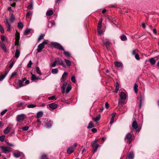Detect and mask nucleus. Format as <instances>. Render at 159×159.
I'll return each instance as SVG.
<instances>
[{
  "mask_svg": "<svg viewBox=\"0 0 159 159\" xmlns=\"http://www.w3.org/2000/svg\"><path fill=\"white\" fill-rule=\"evenodd\" d=\"M61 88L62 89V94L64 93L65 91H66V93L67 94L71 90V87L70 84H67V83L64 82Z\"/></svg>",
  "mask_w": 159,
  "mask_h": 159,
  "instance_id": "1",
  "label": "nucleus"
},
{
  "mask_svg": "<svg viewBox=\"0 0 159 159\" xmlns=\"http://www.w3.org/2000/svg\"><path fill=\"white\" fill-rule=\"evenodd\" d=\"M98 140V139H95L93 142L91 143V145L93 148V153L96 152L98 148L100 147V145L97 143V142Z\"/></svg>",
  "mask_w": 159,
  "mask_h": 159,
  "instance_id": "2",
  "label": "nucleus"
},
{
  "mask_svg": "<svg viewBox=\"0 0 159 159\" xmlns=\"http://www.w3.org/2000/svg\"><path fill=\"white\" fill-rule=\"evenodd\" d=\"M119 96L120 99L119 100V102L122 104H124V102L123 100L126 99L127 98L126 94L124 92H121L120 93Z\"/></svg>",
  "mask_w": 159,
  "mask_h": 159,
  "instance_id": "3",
  "label": "nucleus"
},
{
  "mask_svg": "<svg viewBox=\"0 0 159 159\" xmlns=\"http://www.w3.org/2000/svg\"><path fill=\"white\" fill-rule=\"evenodd\" d=\"M47 43V42L44 41L40 44L38 46L37 50L38 52H40L42 51V49L44 47V45Z\"/></svg>",
  "mask_w": 159,
  "mask_h": 159,
  "instance_id": "4",
  "label": "nucleus"
},
{
  "mask_svg": "<svg viewBox=\"0 0 159 159\" xmlns=\"http://www.w3.org/2000/svg\"><path fill=\"white\" fill-rule=\"evenodd\" d=\"M55 60L57 63V65L62 66L64 68L66 67V66L64 63L63 61L61 59L56 58Z\"/></svg>",
  "mask_w": 159,
  "mask_h": 159,
  "instance_id": "5",
  "label": "nucleus"
},
{
  "mask_svg": "<svg viewBox=\"0 0 159 159\" xmlns=\"http://www.w3.org/2000/svg\"><path fill=\"white\" fill-rule=\"evenodd\" d=\"M132 135L130 133H128L125 137V140L127 141V143L129 144L132 140Z\"/></svg>",
  "mask_w": 159,
  "mask_h": 159,
  "instance_id": "6",
  "label": "nucleus"
},
{
  "mask_svg": "<svg viewBox=\"0 0 159 159\" xmlns=\"http://www.w3.org/2000/svg\"><path fill=\"white\" fill-rule=\"evenodd\" d=\"M52 44L55 48L59 49L60 50H61L63 51H65L63 47L59 43L55 42L52 43Z\"/></svg>",
  "mask_w": 159,
  "mask_h": 159,
  "instance_id": "7",
  "label": "nucleus"
},
{
  "mask_svg": "<svg viewBox=\"0 0 159 159\" xmlns=\"http://www.w3.org/2000/svg\"><path fill=\"white\" fill-rule=\"evenodd\" d=\"M0 148L2 150V152L6 154L11 151V148L9 147H6L4 146H1Z\"/></svg>",
  "mask_w": 159,
  "mask_h": 159,
  "instance_id": "8",
  "label": "nucleus"
},
{
  "mask_svg": "<svg viewBox=\"0 0 159 159\" xmlns=\"http://www.w3.org/2000/svg\"><path fill=\"white\" fill-rule=\"evenodd\" d=\"M132 127L134 129L136 130V132L139 131L140 130V129L138 127V125L136 120H134L133 122Z\"/></svg>",
  "mask_w": 159,
  "mask_h": 159,
  "instance_id": "9",
  "label": "nucleus"
},
{
  "mask_svg": "<svg viewBox=\"0 0 159 159\" xmlns=\"http://www.w3.org/2000/svg\"><path fill=\"white\" fill-rule=\"evenodd\" d=\"M25 115L24 114L18 115L16 116V120L17 121H23L25 118Z\"/></svg>",
  "mask_w": 159,
  "mask_h": 159,
  "instance_id": "10",
  "label": "nucleus"
},
{
  "mask_svg": "<svg viewBox=\"0 0 159 159\" xmlns=\"http://www.w3.org/2000/svg\"><path fill=\"white\" fill-rule=\"evenodd\" d=\"M22 153V152H21L18 150L15 151L13 153V156L16 158H17L19 157L21 155Z\"/></svg>",
  "mask_w": 159,
  "mask_h": 159,
  "instance_id": "11",
  "label": "nucleus"
},
{
  "mask_svg": "<svg viewBox=\"0 0 159 159\" xmlns=\"http://www.w3.org/2000/svg\"><path fill=\"white\" fill-rule=\"evenodd\" d=\"M68 74V73L67 72L64 73L60 80L61 82L65 81L66 80Z\"/></svg>",
  "mask_w": 159,
  "mask_h": 159,
  "instance_id": "12",
  "label": "nucleus"
},
{
  "mask_svg": "<svg viewBox=\"0 0 159 159\" xmlns=\"http://www.w3.org/2000/svg\"><path fill=\"white\" fill-rule=\"evenodd\" d=\"M0 47L5 52H7L6 47L5 44L2 42L0 41Z\"/></svg>",
  "mask_w": 159,
  "mask_h": 159,
  "instance_id": "13",
  "label": "nucleus"
},
{
  "mask_svg": "<svg viewBox=\"0 0 159 159\" xmlns=\"http://www.w3.org/2000/svg\"><path fill=\"white\" fill-rule=\"evenodd\" d=\"M45 125L48 128H50L52 125V122L50 120H47L46 122H45Z\"/></svg>",
  "mask_w": 159,
  "mask_h": 159,
  "instance_id": "14",
  "label": "nucleus"
},
{
  "mask_svg": "<svg viewBox=\"0 0 159 159\" xmlns=\"http://www.w3.org/2000/svg\"><path fill=\"white\" fill-rule=\"evenodd\" d=\"M49 107L53 109H56L57 107V105L55 103H51L49 105Z\"/></svg>",
  "mask_w": 159,
  "mask_h": 159,
  "instance_id": "15",
  "label": "nucleus"
},
{
  "mask_svg": "<svg viewBox=\"0 0 159 159\" xmlns=\"http://www.w3.org/2000/svg\"><path fill=\"white\" fill-rule=\"evenodd\" d=\"M74 151V148L73 147H70L67 150V152L68 154H70L72 153Z\"/></svg>",
  "mask_w": 159,
  "mask_h": 159,
  "instance_id": "16",
  "label": "nucleus"
},
{
  "mask_svg": "<svg viewBox=\"0 0 159 159\" xmlns=\"http://www.w3.org/2000/svg\"><path fill=\"white\" fill-rule=\"evenodd\" d=\"M103 43L104 45L106 46L107 48H108L110 44H111V43L109 42V40L107 39L106 40V41H103Z\"/></svg>",
  "mask_w": 159,
  "mask_h": 159,
  "instance_id": "17",
  "label": "nucleus"
},
{
  "mask_svg": "<svg viewBox=\"0 0 159 159\" xmlns=\"http://www.w3.org/2000/svg\"><path fill=\"white\" fill-rule=\"evenodd\" d=\"M11 129V127L9 126L7 127L4 130L3 132L5 134H6L9 133Z\"/></svg>",
  "mask_w": 159,
  "mask_h": 159,
  "instance_id": "18",
  "label": "nucleus"
},
{
  "mask_svg": "<svg viewBox=\"0 0 159 159\" xmlns=\"http://www.w3.org/2000/svg\"><path fill=\"white\" fill-rule=\"evenodd\" d=\"M134 157V155L133 153L130 152L127 156V158L128 159H133Z\"/></svg>",
  "mask_w": 159,
  "mask_h": 159,
  "instance_id": "19",
  "label": "nucleus"
},
{
  "mask_svg": "<svg viewBox=\"0 0 159 159\" xmlns=\"http://www.w3.org/2000/svg\"><path fill=\"white\" fill-rule=\"evenodd\" d=\"M20 54V52L19 50L16 49V50L15 52V57L16 58H17L19 57Z\"/></svg>",
  "mask_w": 159,
  "mask_h": 159,
  "instance_id": "20",
  "label": "nucleus"
},
{
  "mask_svg": "<svg viewBox=\"0 0 159 159\" xmlns=\"http://www.w3.org/2000/svg\"><path fill=\"white\" fill-rule=\"evenodd\" d=\"M43 115V112L42 111H40L38 112L37 113V117L39 118L41 117Z\"/></svg>",
  "mask_w": 159,
  "mask_h": 159,
  "instance_id": "21",
  "label": "nucleus"
},
{
  "mask_svg": "<svg viewBox=\"0 0 159 159\" xmlns=\"http://www.w3.org/2000/svg\"><path fill=\"white\" fill-rule=\"evenodd\" d=\"M114 64L116 66L118 67H121L123 66L122 63L120 62H116L114 63Z\"/></svg>",
  "mask_w": 159,
  "mask_h": 159,
  "instance_id": "22",
  "label": "nucleus"
},
{
  "mask_svg": "<svg viewBox=\"0 0 159 159\" xmlns=\"http://www.w3.org/2000/svg\"><path fill=\"white\" fill-rule=\"evenodd\" d=\"M53 11L52 10H49L46 13V15L48 16H49L52 15L53 14Z\"/></svg>",
  "mask_w": 159,
  "mask_h": 159,
  "instance_id": "23",
  "label": "nucleus"
},
{
  "mask_svg": "<svg viewBox=\"0 0 159 159\" xmlns=\"http://www.w3.org/2000/svg\"><path fill=\"white\" fill-rule=\"evenodd\" d=\"M101 118V115L100 114L96 116L95 118L93 119V120L95 122H97L99 121Z\"/></svg>",
  "mask_w": 159,
  "mask_h": 159,
  "instance_id": "24",
  "label": "nucleus"
},
{
  "mask_svg": "<svg viewBox=\"0 0 159 159\" xmlns=\"http://www.w3.org/2000/svg\"><path fill=\"white\" fill-rule=\"evenodd\" d=\"M20 39V34L17 32H16L15 34V40L19 41Z\"/></svg>",
  "mask_w": 159,
  "mask_h": 159,
  "instance_id": "25",
  "label": "nucleus"
},
{
  "mask_svg": "<svg viewBox=\"0 0 159 159\" xmlns=\"http://www.w3.org/2000/svg\"><path fill=\"white\" fill-rule=\"evenodd\" d=\"M64 61L66 63V65L68 67H69L71 65V61L70 60L66 59H65L64 60Z\"/></svg>",
  "mask_w": 159,
  "mask_h": 159,
  "instance_id": "26",
  "label": "nucleus"
},
{
  "mask_svg": "<svg viewBox=\"0 0 159 159\" xmlns=\"http://www.w3.org/2000/svg\"><path fill=\"white\" fill-rule=\"evenodd\" d=\"M119 89V84L118 82H117L116 83V89L115 92L116 93H117Z\"/></svg>",
  "mask_w": 159,
  "mask_h": 159,
  "instance_id": "27",
  "label": "nucleus"
},
{
  "mask_svg": "<svg viewBox=\"0 0 159 159\" xmlns=\"http://www.w3.org/2000/svg\"><path fill=\"white\" fill-rule=\"evenodd\" d=\"M149 62L152 65H153L156 63L155 60H154V58H152L149 59Z\"/></svg>",
  "mask_w": 159,
  "mask_h": 159,
  "instance_id": "28",
  "label": "nucleus"
},
{
  "mask_svg": "<svg viewBox=\"0 0 159 159\" xmlns=\"http://www.w3.org/2000/svg\"><path fill=\"white\" fill-rule=\"evenodd\" d=\"M18 84L19 87L20 88L25 85L21 81H20V80H18Z\"/></svg>",
  "mask_w": 159,
  "mask_h": 159,
  "instance_id": "29",
  "label": "nucleus"
},
{
  "mask_svg": "<svg viewBox=\"0 0 159 159\" xmlns=\"http://www.w3.org/2000/svg\"><path fill=\"white\" fill-rule=\"evenodd\" d=\"M58 70L57 68L53 69L52 70L51 72L53 74H56L58 72Z\"/></svg>",
  "mask_w": 159,
  "mask_h": 159,
  "instance_id": "30",
  "label": "nucleus"
},
{
  "mask_svg": "<svg viewBox=\"0 0 159 159\" xmlns=\"http://www.w3.org/2000/svg\"><path fill=\"white\" fill-rule=\"evenodd\" d=\"M120 39H121L123 41H125L127 40V37L124 34H123L121 36Z\"/></svg>",
  "mask_w": 159,
  "mask_h": 159,
  "instance_id": "31",
  "label": "nucleus"
},
{
  "mask_svg": "<svg viewBox=\"0 0 159 159\" xmlns=\"http://www.w3.org/2000/svg\"><path fill=\"white\" fill-rule=\"evenodd\" d=\"M138 85L137 84H135L134 86V89L135 93L138 92Z\"/></svg>",
  "mask_w": 159,
  "mask_h": 159,
  "instance_id": "32",
  "label": "nucleus"
},
{
  "mask_svg": "<svg viewBox=\"0 0 159 159\" xmlns=\"http://www.w3.org/2000/svg\"><path fill=\"white\" fill-rule=\"evenodd\" d=\"M19 29H22L23 27V25L21 22H19L17 25Z\"/></svg>",
  "mask_w": 159,
  "mask_h": 159,
  "instance_id": "33",
  "label": "nucleus"
},
{
  "mask_svg": "<svg viewBox=\"0 0 159 159\" xmlns=\"http://www.w3.org/2000/svg\"><path fill=\"white\" fill-rule=\"evenodd\" d=\"M41 159H48L47 155L45 154H43L41 157Z\"/></svg>",
  "mask_w": 159,
  "mask_h": 159,
  "instance_id": "34",
  "label": "nucleus"
},
{
  "mask_svg": "<svg viewBox=\"0 0 159 159\" xmlns=\"http://www.w3.org/2000/svg\"><path fill=\"white\" fill-rule=\"evenodd\" d=\"M64 55L67 57H69L70 56V53L67 51H65L64 52Z\"/></svg>",
  "mask_w": 159,
  "mask_h": 159,
  "instance_id": "35",
  "label": "nucleus"
},
{
  "mask_svg": "<svg viewBox=\"0 0 159 159\" xmlns=\"http://www.w3.org/2000/svg\"><path fill=\"white\" fill-rule=\"evenodd\" d=\"M36 107V105L35 104H29L27 105V107L28 108H33Z\"/></svg>",
  "mask_w": 159,
  "mask_h": 159,
  "instance_id": "36",
  "label": "nucleus"
},
{
  "mask_svg": "<svg viewBox=\"0 0 159 159\" xmlns=\"http://www.w3.org/2000/svg\"><path fill=\"white\" fill-rule=\"evenodd\" d=\"M102 20L100 19L99 20L98 24V28H101V27L102 26Z\"/></svg>",
  "mask_w": 159,
  "mask_h": 159,
  "instance_id": "37",
  "label": "nucleus"
},
{
  "mask_svg": "<svg viewBox=\"0 0 159 159\" xmlns=\"http://www.w3.org/2000/svg\"><path fill=\"white\" fill-rule=\"evenodd\" d=\"M44 35L43 34H41L39 36V37L38 39V42H39L40 40H41L42 39H43Z\"/></svg>",
  "mask_w": 159,
  "mask_h": 159,
  "instance_id": "38",
  "label": "nucleus"
},
{
  "mask_svg": "<svg viewBox=\"0 0 159 159\" xmlns=\"http://www.w3.org/2000/svg\"><path fill=\"white\" fill-rule=\"evenodd\" d=\"M31 74L32 75L31 77V80L33 81L34 80H36V76L35 75L33 74L32 73H31Z\"/></svg>",
  "mask_w": 159,
  "mask_h": 159,
  "instance_id": "39",
  "label": "nucleus"
},
{
  "mask_svg": "<svg viewBox=\"0 0 159 159\" xmlns=\"http://www.w3.org/2000/svg\"><path fill=\"white\" fill-rule=\"evenodd\" d=\"M1 39L2 42L5 41V40H7V39L6 37L3 35H2L1 36Z\"/></svg>",
  "mask_w": 159,
  "mask_h": 159,
  "instance_id": "40",
  "label": "nucleus"
},
{
  "mask_svg": "<svg viewBox=\"0 0 159 159\" xmlns=\"http://www.w3.org/2000/svg\"><path fill=\"white\" fill-rule=\"evenodd\" d=\"M0 31L2 34H4V30L3 27L0 24Z\"/></svg>",
  "mask_w": 159,
  "mask_h": 159,
  "instance_id": "41",
  "label": "nucleus"
},
{
  "mask_svg": "<svg viewBox=\"0 0 159 159\" xmlns=\"http://www.w3.org/2000/svg\"><path fill=\"white\" fill-rule=\"evenodd\" d=\"M36 70L37 73L39 75L41 74V72L40 70V69L39 67H37L36 68Z\"/></svg>",
  "mask_w": 159,
  "mask_h": 159,
  "instance_id": "42",
  "label": "nucleus"
},
{
  "mask_svg": "<svg viewBox=\"0 0 159 159\" xmlns=\"http://www.w3.org/2000/svg\"><path fill=\"white\" fill-rule=\"evenodd\" d=\"M5 137V136L3 135H2L0 137V140L1 142H3L4 141Z\"/></svg>",
  "mask_w": 159,
  "mask_h": 159,
  "instance_id": "43",
  "label": "nucleus"
},
{
  "mask_svg": "<svg viewBox=\"0 0 159 159\" xmlns=\"http://www.w3.org/2000/svg\"><path fill=\"white\" fill-rule=\"evenodd\" d=\"M94 127L93 125V124L91 122H89L88 126L87 127L88 128V129H91Z\"/></svg>",
  "mask_w": 159,
  "mask_h": 159,
  "instance_id": "44",
  "label": "nucleus"
},
{
  "mask_svg": "<svg viewBox=\"0 0 159 159\" xmlns=\"http://www.w3.org/2000/svg\"><path fill=\"white\" fill-rule=\"evenodd\" d=\"M138 51L136 49L134 50L133 51L132 54L133 55H135L138 53Z\"/></svg>",
  "mask_w": 159,
  "mask_h": 159,
  "instance_id": "45",
  "label": "nucleus"
},
{
  "mask_svg": "<svg viewBox=\"0 0 159 159\" xmlns=\"http://www.w3.org/2000/svg\"><path fill=\"white\" fill-rule=\"evenodd\" d=\"M71 80L72 82H73V83H75V77L74 75H73L72 76V77L71 78Z\"/></svg>",
  "mask_w": 159,
  "mask_h": 159,
  "instance_id": "46",
  "label": "nucleus"
},
{
  "mask_svg": "<svg viewBox=\"0 0 159 159\" xmlns=\"http://www.w3.org/2000/svg\"><path fill=\"white\" fill-rule=\"evenodd\" d=\"M32 62L31 60H30L28 64H27V66L28 68H30L32 65Z\"/></svg>",
  "mask_w": 159,
  "mask_h": 159,
  "instance_id": "47",
  "label": "nucleus"
},
{
  "mask_svg": "<svg viewBox=\"0 0 159 159\" xmlns=\"http://www.w3.org/2000/svg\"><path fill=\"white\" fill-rule=\"evenodd\" d=\"M30 32V30L29 29H26L25 30L24 34L25 35H28Z\"/></svg>",
  "mask_w": 159,
  "mask_h": 159,
  "instance_id": "48",
  "label": "nucleus"
},
{
  "mask_svg": "<svg viewBox=\"0 0 159 159\" xmlns=\"http://www.w3.org/2000/svg\"><path fill=\"white\" fill-rule=\"evenodd\" d=\"M98 34L100 35H101L102 33V31L100 30V28H98Z\"/></svg>",
  "mask_w": 159,
  "mask_h": 159,
  "instance_id": "49",
  "label": "nucleus"
},
{
  "mask_svg": "<svg viewBox=\"0 0 159 159\" xmlns=\"http://www.w3.org/2000/svg\"><path fill=\"white\" fill-rule=\"evenodd\" d=\"M29 127L28 126H25V127H23L22 128V129L23 131H26L28 130V129H29Z\"/></svg>",
  "mask_w": 159,
  "mask_h": 159,
  "instance_id": "50",
  "label": "nucleus"
},
{
  "mask_svg": "<svg viewBox=\"0 0 159 159\" xmlns=\"http://www.w3.org/2000/svg\"><path fill=\"white\" fill-rule=\"evenodd\" d=\"M16 75V72H14L12 74H11V77H10V79H11V78H13L14 76H15Z\"/></svg>",
  "mask_w": 159,
  "mask_h": 159,
  "instance_id": "51",
  "label": "nucleus"
},
{
  "mask_svg": "<svg viewBox=\"0 0 159 159\" xmlns=\"http://www.w3.org/2000/svg\"><path fill=\"white\" fill-rule=\"evenodd\" d=\"M7 109H5L3 111L1 112V115L2 116H3L7 112Z\"/></svg>",
  "mask_w": 159,
  "mask_h": 159,
  "instance_id": "52",
  "label": "nucleus"
},
{
  "mask_svg": "<svg viewBox=\"0 0 159 159\" xmlns=\"http://www.w3.org/2000/svg\"><path fill=\"white\" fill-rule=\"evenodd\" d=\"M11 28L10 25H8L7 26V31H10L11 30Z\"/></svg>",
  "mask_w": 159,
  "mask_h": 159,
  "instance_id": "53",
  "label": "nucleus"
},
{
  "mask_svg": "<svg viewBox=\"0 0 159 159\" xmlns=\"http://www.w3.org/2000/svg\"><path fill=\"white\" fill-rule=\"evenodd\" d=\"M32 12L31 11H29L26 14V16L27 17H29L32 14Z\"/></svg>",
  "mask_w": 159,
  "mask_h": 159,
  "instance_id": "54",
  "label": "nucleus"
},
{
  "mask_svg": "<svg viewBox=\"0 0 159 159\" xmlns=\"http://www.w3.org/2000/svg\"><path fill=\"white\" fill-rule=\"evenodd\" d=\"M11 20L12 21H13L14 19V16L13 14H11Z\"/></svg>",
  "mask_w": 159,
  "mask_h": 159,
  "instance_id": "55",
  "label": "nucleus"
},
{
  "mask_svg": "<svg viewBox=\"0 0 159 159\" xmlns=\"http://www.w3.org/2000/svg\"><path fill=\"white\" fill-rule=\"evenodd\" d=\"M33 5L32 4H31L27 7V8L29 9H31L33 8Z\"/></svg>",
  "mask_w": 159,
  "mask_h": 159,
  "instance_id": "56",
  "label": "nucleus"
},
{
  "mask_svg": "<svg viewBox=\"0 0 159 159\" xmlns=\"http://www.w3.org/2000/svg\"><path fill=\"white\" fill-rule=\"evenodd\" d=\"M135 56V57L137 60H139L140 58L139 57V56L138 54H136Z\"/></svg>",
  "mask_w": 159,
  "mask_h": 159,
  "instance_id": "57",
  "label": "nucleus"
},
{
  "mask_svg": "<svg viewBox=\"0 0 159 159\" xmlns=\"http://www.w3.org/2000/svg\"><path fill=\"white\" fill-rule=\"evenodd\" d=\"M6 142V143L10 147H13L14 146L13 144L9 143V142Z\"/></svg>",
  "mask_w": 159,
  "mask_h": 159,
  "instance_id": "58",
  "label": "nucleus"
},
{
  "mask_svg": "<svg viewBox=\"0 0 159 159\" xmlns=\"http://www.w3.org/2000/svg\"><path fill=\"white\" fill-rule=\"evenodd\" d=\"M55 98V96H52L49 97L48 98V99L49 100H53Z\"/></svg>",
  "mask_w": 159,
  "mask_h": 159,
  "instance_id": "59",
  "label": "nucleus"
},
{
  "mask_svg": "<svg viewBox=\"0 0 159 159\" xmlns=\"http://www.w3.org/2000/svg\"><path fill=\"white\" fill-rule=\"evenodd\" d=\"M24 103V102H19L18 104H17V106L18 107H20L21 105L23 104Z\"/></svg>",
  "mask_w": 159,
  "mask_h": 159,
  "instance_id": "60",
  "label": "nucleus"
},
{
  "mask_svg": "<svg viewBox=\"0 0 159 159\" xmlns=\"http://www.w3.org/2000/svg\"><path fill=\"white\" fill-rule=\"evenodd\" d=\"M57 64V63L56 60H55L54 62L52 64V66L53 67H54L56 66Z\"/></svg>",
  "mask_w": 159,
  "mask_h": 159,
  "instance_id": "61",
  "label": "nucleus"
},
{
  "mask_svg": "<svg viewBox=\"0 0 159 159\" xmlns=\"http://www.w3.org/2000/svg\"><path fill=\"white\" fill-rule=\"evenodd\" d=\"M5 77V76L2 75L0 76V81H1L3 80Z\"/></svg>",
  "mask_w": 159,
  "mask_h": 159,
  "instance_id": "62",
  "label": "nucleus"
},
{
  "mask_svg": "<svg viewBox=\"0 0 159 159\" xmlns=\"http://www.w3.org/2000/svg\"><path fill=\"white\" fill-rule=\"evenodd\" d=\"M92 131L94 133H96L97 132V129L96 128H93L92 129Z\"/></svg>",
  "mask_w": 159,
  "mask_h": 159,
  "instance_id": "63",
  "label": "nucleus"
},
{
  "mask_svg": "<svg viewBox=\"0 0 159 159\" xmlns=\"http://www.w3.org/2000/svg\"><path fill=\"white\" fill-rule=\"evenodd\" d=\"M25 81V85L26 84H29L30 83V81L28 80H26Z\"/></svg>",
  "mask_w": 159,
  "mask_h": 159,
  "instance_id": "64",
  "label": "nucleus"
}]
</instances>
